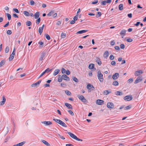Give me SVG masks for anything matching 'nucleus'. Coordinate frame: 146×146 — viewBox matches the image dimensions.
<instances>
[{"mask_svg":"<svg viewBox=\"0 0 146 146\" xmlns=\"http://www.w3.org/2000/svg\"><path fill=\"white\" fill-rule=\"evenodd\" d=\"M47 15L49 16H52L54 18L57 15V14L56 13H55L54 11H52L50 12H49L47 14Z\"/></svg>","mask_w":146,"mask_h":146,"instance_id":"nucleus-2","label":"nucleus"},{"mask_svg":"<svg viewBox=\"0 0 146 146\" xmlns=\"http://www.w3.org/2000/svg\"><path fill=\"white\" fill-rule=\"evenodd\" d=\"M102 15V13L100 12H98L97 14L96 15V17L97 18H98L100 17Z\"/></svg>","mask_w":146,"mask_h":146,"instance_id":"nucleus-37","label":"nucleus"},{"mask_svg":"<svg viewBox=\"0 0 146 146\" xmlns=\"http://www.w3.org/2000/svg\"><path fill=\"white\" fill-rule=\"evenodd\" d=\"M96 61L98 64V65L100 66L102 64V62L100 58L98 57H96L95 59Z\"/></svg>","mask_w":146,"mask_h":146,"instance_id":"nucleus-12","label":"nucleus"},{"mask_svg":"<svg viewBox=\"0 0 146 146\" xmlns=\"http://www.w3.org/2000/svg\"><path fill=\"white\" fill-rule=\"evenodd\" d=\"M126 31V30L124 29L123 30L121 31L120 34L121 36H122V38H123V36L125 35Z\"/></svg>","mask_w":146,"mask_h":146,"instance_id":"nucleus-16","label":"nucleus"},{"mask_svg":"<svg viewBox=\"0 0 146 146\" xmlns=\"http://www.w3.org/2000/svg\"><path fill=\"white\" fill-rule=\"evenodd\" d=\"M7 33L8 35H10L12 33V32L10 30H8L7 31Z\"/></svg>","mask_w":146,"mask_h":146,"instance_id":"nucleus-56","label":"nucleus"},{"mask_svg":"<svg viewBox=\"0 0 146 146\" xmlns=\"http://www.w3.org/2000/svg\"><path fill=\"white\" fill-rule=\"evenodd\" d=\"M106 1L105 0L102 1L101 3V5H106Z\"/></svg>","mask_w":146,"mask_h":146,"instance_id":"nucleus-51","label":"nucleus"},{"mask_svg":"<svg viewBox=\"0 0 146 146\" xmlns=\"http://www.w3.org/2000/svg\"><path fill=\"white\" fill-rule=\"evenodd\" d=\"M7 17L8 20L9 21L11 19V15L9 13H7Z\"/></svg>","mask_w":146,"mask_h":146,"instance_id":"nucleus-41","label":"nucleus"},{"mask_svg":"<svg viewBox=\"0 0 146 146\" xmlns=\"http://www.w3.org/2000/svg\"><path fill=\"white\" fill-rule=\"evenodd\" d=\"M66 71L65 69L64 68H62L61 69V72L62 74H64Z\"/></svg>","mask_w":146,"mask_h":146,"instance_id":"nucleus-52","label":"nucleus"},{"mask_svg":"<svg viewBox=\"0 0 146 146\" xmlns=\"http://www.w3.org/2000/svg\"><path fill=\"white\" fill-rule=\"evenodd\" d=\"M66 133L68 134L72 138L75 139L76 137V136L72 133H71L69 132H66Z\"/></svg>","mask_w":146,"mask_h":146,"instance_id":"nucleus-10","label":"nucleus"},{"mask_svg":"<svg viewBox=\"0 0 146 146\" xmlns=\"http://www.w3.org/2000/svg\"><path fill=\"white\" fill-rule=\"evenodd\" d=\"M104 101L102 100L98 99L96 100V104L99 105H102L104 103Z\"/></svg>","mask_w":146,"mask_h":146,"instance_id":"nucleus-13","label":"nucleus"},{"mask_svg":"<svg viewBox=\"0 0 146 146\" xmlns=\"http://www.w3.org/2000/svg\"><path fill=\"white\" fill-rule=\"evenodd\" d=\"M88 68L89 69H94V65L93 64H89Z\"/></svg>","mask_w":146,"mask_h":146,"instance_id":"nucleus-27","label":"nucleus"},{"mask_svg":"<svg viewBox=\"0 0 146 146\" xmlns=\"http://www.w3.org/2000/svg\"><path fill=\"white\" fill-rule=\"evenodd\" d=\"M13 11H14L15 12L17 13H19V10L17 8H14L13 9Z\"/></svg>","mask_w":146,"mask_h":146,"instance_id":"nucleus-48","label":"nucleus"},{"mask_svg":"<svg viewBox=\"0 0 146 146\" xmlns=\"http://www.w3.org/2000/svg\"><path fill=\"white\" fill-rule=\"evenodd\" d=\"M72 79L74 82H78V79L75 77H72Z\"/></svg>","mask_w":146,"mask_h":146,"instance_id":"nucleus-46","label":"nucleus"},{"mask_svg":"<svg viewBox=\"0 0 146 146\" xmlns=\"http://www.w3.org/2000/svg\"><path fill=\"white\" fill-rule=\"evenodd\" d=\"M142 80V78L141 77L139 76L135 80L134 82V84H137L140 82H141Z\"/></svg>","mask_w":146,"mask_h":146,"instance_id":"nucleus-9","label":"nucleus"},{"mask_svg":"<svg viewBox=\"0 0 146 146\" xmlns=\"http://www.w3.org/2000/svg\"><path fill=\"white\" fill-rule=\"evenodd\" d=\"M97 76L98 80L101 82H103L104 79L103 78V75L100 71L98 72Z\"/></svg>","mask_w":146,"mask_h":146,"instance_id":"nucleus-1","label":"nucleus"},{"mask_svg":"<svg viewBox=\"0 0 146 146\" xmlns=\"http://www.w3.org/2000/svg\"><path fill=\"white\" fill-rule=\"evenodd\" d=\"M26 25L27 26H30L32 24V23L30 21H27L26 22Z\"/></svg>","mask_w":146,"mask_h":146,"instance_id":"nucleus-36","label":"nucleus"},{"mask_svg":"<svg viewBox=\"0 0 146 146\" xmlns=\"http://www.w3.org/2000/svg\"><path fill=\"white\" fill-rule=\"evenodd\" d=\"M133 80V79L132 78H130L128 80V82L131 83Z\"/></svg>","mask_w":146,"mask_h":146,"instance_id":"nucleus-59","label":"nucleus"},{"mask_svg":"<svg viewBox=\"0 0 146 146\" xmlns=\"http://www.w3.org/2000/svg\"><path fill=\"white\" fill-rule=\"evenodd\" d=\"M68 112L72 115L73 116L74 115V114L73 111L71 110H68Z\"/></svg>","mask_w":146,"mask_h":146,"instance_id":"nucleus-47","label":"nucleus"},{"mask_svg":"<svg viewBox=\"0 0 146 146\" xmlns=\"http://www.w3.org/2000/svg\"><path fill=\"white\" fill-rule=\"evenodd\" d=\"M25 143V142L23 141L13 145V146H22Z\"/></svg>","mask_w":146,"mask_h":146,"instance_id":"nucleus-22","label":"nucleus"},{"mask_svg":"<svg viewBox=\"0 0 146 146\" xmlns=\"http://www.w3.org/2000/svg\"><path fill=\"white\" fill-rule=\"evenodd\" d=\"M23 13L25 15L27 16H29V12L26 11H23Z\"/></svg>","mask_w":146,"mask_h":146,"instance_id":"nucleus-33","label":"nucleus"},{"mask_svg":"<svg viewBox=\"0 0 146 146\" xmlns=\"http://www.w3.org/2000/svg\"><path fill=\"white\" fill-rule=\"evenodd\" d=\"M43 29H42V28H41V27H40L38 29V32L41 35L43 32Z\"/></svg>","mask_w":146,"mask_h":146,"instance_id":"nucleus-32","label":"nucleus"},{"mask_svg":"<svg viewBox=\"0 0 146 146\" xmlns=\"http://www.w3.org/2000/svg\"><path fill=\"white\" fill-rule=\"evenodd\" d=\"M60 125H62V126H63L64 127H67V126L66 125V124L64 123L62 121H61V122L60 124Z\"/></svg>","mask_w":146,"mask_h":146,"instance_id":"nucleus-35","label":"nucleus"},{"mask_svg":"<svg viewBox=\"0 0 146 146\" xmlns=\"http://www.w3.org/2000/svg\"><path fill=\"white\" fill-rule=\"evenodd\" d=\"M60 70L58 69H56L54 71L53 75L54 76H55L58 74L60 72Z\"/></svg>","mask_w":146,"mask_h":146,"instance_id":"nucleus-17","label":"nucleus"},{"mask_svg":"<svg viewBox=\"0 0 146 146\" xmlns=\"http://www.w3.org/2000/svg\"><path fill=\"white\" fill-rule=\"evenodd\" d=\"M114 56L113 55H111L110 56V59L111 60H113L114 59Z\"/></svg>","mask_w":146,"mask_h":146,"instance_id":"nucleus-54","label":"nucleus"},{"mask_svg":"<svg viewBox=\"0 0 146 146\" xmlns=\"http://www.w3.org/2000/svg\"><path fill=\"white\" fill-rule=\"evenodd\" d=\"M52 70V69H50L49 68H48L46 69L43 72L44 74L46 73H48L50 71Z\"/></svg>","mask_w":146,"mask_h":146,"instance_id":"nucleus-24","label":"nucleus"},{"mask_svg":"<svg viewBox=\"0 0 146 146\" xmlns=\"http://www.w3.org/2000/svg\"><path fill=\"white\" fill-rule=\"evenodd\" d=\"M107 106L109 108L112 109L114 107V105L113 103L109 102L107 103Z\"/></svg>","mask_w":146,"mask_h":146,"instance_id":"nucleus-6","label":"nucleus"},{"mask_svg":"<svg viewBox=\"0 0 146 146\" xmlns=\"http://www.w3.org/2000/svg\"><path fill=\"white\" fill-rule=\"evenodd\" d=\"M126 41L127 42H131L132 41L133 39L130 38H127V39Z\"/></svg>","mask_w":146,"mask_h":146,"instance_id":"nucleus-55","label":"nucleus"},{"mask_svg":"<svg viewBox=\"0 0 146 146\" xmlns=\"http://www.w3.org/2000/svg\"><path fill=\"white\" fill-rule=\"evenodd\" d=\"M65 93L68 96H70L71 94V93L68 90H66Z\"/></svg>","mask_w":146,"mask_h":146,"instance_id":"nucleus-43","label":"nucleus"},{"mask_svg":"<svg viewBox=\"0 0 146 146\" xmlns=\"http://www.w3.org/2000/svg\"><path fill=\"white\" fill-rule=\"evenodd\" d=\"M35 2L33 0H30V4L31 5H35Z\"/></svg>","mask_w":146,"mask_h":146,"instance_id":"nucleus-50","label":"nucleus"},{"mask_svg":"<svg viewBox=\"0 0 146 146\" xmlns=\"http://www.w3.org/2000/svg\"><path fill=\"white\" fill-rule=\"evenodd\" d=\"M143 72V71L141 70H138L135 72L134 75L136 76H137L142 74Z\"/></svg>","mask_w":146,"mask_h":146,"instance_id":"nucleus-5","label":"nucleus"},{"mask_svg":"<svg viewBox=\"0 0 146 146\" xmlns=\"http://www.w3.org/2000/svg\"><path fill=\"white\" fill-rule=\"evenodd\" d=\"M41 142L47 146H50V145L48 143L44 140H41Z\"/></svg>","mask_w":146,"mask_h":146,"instance_id":"nucleus-23","label":"nucleus"},{"mask_svg":"<svg viewBox=\"0 0 146 146\" xmlns=\"http://www.w3.org/2000/svg\"><path fill=\"white\" fill-rule=\"evenodd\" d=\"M40 21V18H38V19L36 20V23L37 25H38Z\"/></svg>","mask_w":146,"mask_h":146,"instance_id":"nucleus-42","label":"nucleus"},{"mask_svg":"<svg viewBox=\"0 0 146 146\" xmlns=\"http://www.w3.org/2000/svg\"><path fill=\"white\" fill-rule=\"evenodd\" d=\"M112 85L115 86H117L119 85V83L117 81L115 80L113 82Z\"/></svg>","mask_w":146,"mask_h":146,"instance_id":"nucleus-30","label":"nucleus"},{"mask_svg":"<svg viewBox=\"0 0 146 146\" xmlns=\"http://www.w3.org/2000/svg\"><path fill=\"white\" fill-rule=\"evenodd\" d=\"M65 73L67 75H69L70 73V71L68 70H66Z\"/></svg>","mask_w":146,"mask_h":146,"instance_id":"nucleus-62","label":"nucleus"},{"mask_svg":"<svg viewBox=\"0 0 146 146\" xmlns=\"http://www.w3.org/2000/svg\"><path fill=\"white\" fill-rule=\"evenodd\" d=\"M46 55V52H42L41 55L40 57V60H43V58Z\"/></svg>","mask_w":146,"mask_h":146,"instance_id":"nucleus-14","label":"nucleus"},{"mask_svg":"<svg viewBox=\"0 0 146 146\" xmlns=\"http://www.w3.org/2000/svg\"><path fill=\"white\" fill-rule=\"evenodd\" d=\"M6 98H5V97L3 96V100L1 102H0V105L1 106L3 105L5 103V102L6 101Z\"/></svg>","mask_w":146,"mask_h":146,"instance_id":"nucleus-19","label":"nucleus"},{"mask_svg":"<svg viewBox=\"0 0 146 146\" xmlns=\"http://www.w3.org/2000/svg\"><path fill=\"white\" fill-rule=\"evenodd\" d=\"M108 56V51H106L104 54V58H106Z\"/></svg>","mask_w":146,"mask_h":146,"instance_id":"nucleus-29","label":"nucleus"},{"mask_svg":"<svg viewBox=\"0 0 146 146\" xmlns=\"http://www.w3.org/2000/svg\"><path fill=\"white\" fill-rule=\"evenodd\" d=\"M9 47L7 46L5 48V52L6 53H8L9 52Z\"/></svg>","mask_w":146,"mask_h":146,"instance_id":"nucleus-49","label":"nucleus"},{"mask_svg":"<svg viewBox=\"0 0 146 146\" xmlns=\"http://www.w3.org/2000/svg\"><path fill=\"white\" fill-rule=\"evenodd\" d=\"M111 92H109L108 90H105L104 92V95H107L108 94Z\"/></svg>","mask_w":146,"mask_h":146,"instance_id":"nucleus-34","label":"nucleus"},{"mask_svg":"<svg viewBox=\"0 0 146 146\" xmlns=\"http://www.w3.org/2000/svg\"><path fill=\"white\" fill-rule=\"evenodd\" d=\"M92 87H93V85L90 84H88L87 86V88L88 90H90L89 91L91 90Z\"/></svg>","mask_w":146,"mask_h":146,"instance_id":"nucleus-26","label":"nucleus"},{"mask_svg":"<svg viewBox=\"0 0 146 146\" xmlns=\"http://www.w3.org/2000/svg\"><path fill=\"white\" fill-rule=\"evenodd\" d=\"M119 9L120 11H122L123 9V5L122 4H121L119 5Z\"/></svg>","mask_w":146,"mask_h":146,"instance_id":"nucleus-31","label":"nucleus"},{"mask_svg":"<svg viewBox=\"0 0 146 146\" xmlns=\"http://www.w3.org/2000/svg\"><path fill=\"white\" fill-rule=\"evenodd\" d=\"M62 78H63V79L64 80H66L67 81H69L70 80V78L66 74H63L62 75Z\"/></svg>","mask_w":146,"mask_h":146,"instance_id":"nucleus-11","label":"nucleus"},{"mask_svg":"<svg viewBox=\"0 0 146 146\" xmlns=\"http://www.w3.org/2000/svg\"><path fill=\"white\" fill-rule=\"evenodd\" d=\"M98 2V0H95L94 1H93L92 3L93 4H97Z\"/></svg>","mask_w":146,"mask_h":146,"instance_id":"nucleus-60","label":"nucleus"},{"mask_svg":"<svg viewBox=\"0 0 146 146\" xmlns=\"http://www.w3.org/2000/svg\"><path fill=\"white\" fill-rule=\"evenodd\" d=\"M38 44H40L41 45V46L40 47H42L43 46V45H42L43 44V42L42 41H39L38 42Z\"/></svg>","mask_w":146,"mask_h":146,"instance_id":"nucleus-58","label":"nucleus"},{"mask_svg":"<svg viewBox=\"0 0 146 146\" xmlns=\"http://www.w3.org/2000/svg\"><path fill=\"white\" fill-rule=\"evenodd\" d=\"M65 106L68 109L71 110L72 109V106L71 104L66 103H65Z\"/></svg>","mask_w":146,"mask_h":146,"instance_id":"nucleus-18","label":"nucleus"},{"mask_svg":"<svg viewBox=\"0 0 146 146\" xmlns=\"http://www.w3.org/2000/svg\"><path fill=\"white\" fill-rule=\"evenodd\" d=\"M41 123L45 125H49L52 124V122L50 121H44L42 122Z\"/></svg>","mask_w":146,"mask_h":146,"instance_id":"nucleus-15","label":"nucleus"},{"mask_svg":"<svg viewBox=\"0 0 146 146\" xmlns=\"http://www.w3.org/2000/svg\"><path fill=\"white\" fill-rule=\"evenodd\" d=\"M115 44V42L114 40H113L111 41L110 44L111 45L113 46Z\"/></svg>","mask_w":146,"mask_h":146,"instance_id":"nucleus-63","label":"nucleus"},{"mask_svg":"<svg viewBox=\"0 0 146 146\" xmlns=\"http://www.w3.org/2000/svg\"><path fill=\"white\" fill-rule=\"evenodd\" d=\"M115 94L117 96H121L123 95V93L120 91H117L115 92Z\"/></svg>","mask_w":146,"mask_h":146,"instance_id":"nucleus-25","label":"nucleus"},{"mask_svg":"<svg viewBox=\"0 0 146 146\" xmlns=\"http://www.w3.org/2000/svg\"><path fill=\"white\" fill-rule=\"evenodd\" d=\"M88 31V30H81V31H79L78 32H77L76 34H82V33H86V32H87Z\"/></svg>","mask_w":146,"mask_h":146,"instance_id":"nucleus-20","label":"nucleus"},{"mask_svg":"<svg viewBox=\"0 0 146 146\" xmlns=\"http://www.w3.org/2000/svg\"><path fill=\"white\" fill-rule=\"evenodd\" d=\"M41 80H39L37 82L32 84L31 85V86L32 87H37V86H38L41 83Z\"/></svg>","mask_w":146,"mask_h":146,"instance_id":"nucleus-7","label":"nucleus"},{"mask_svg":"<svg viewBox=\"0 0 146 146\" xmlns=\"http://www.w3.org/2000/svg\"><path fill=\"white\" fill-rule=\"evenodd\" d=\"M9 25V22L8 21L7 23L3 26L4 27H6L8 26Z\"/></svg>","mask_w":146,"mask_h":146,"instance_id":"nucleus-57","label":"nucleus"},{"mask_svg":"<svg viewBox=\"0 0 146 146\" xmlns=\"http://www.w3.org/2000/svg\"><path fill=\"white\" fill-rule=\"evenodd\" d=\"M131 107V106L130 105H129L128 106H127L125 107L124 108V109L125 110H129V109H130Z\"/></svg>","mask_w":146,"mask_h":146,"instance_id":"nucleus-44","label":"nucleus"},{"mask_svg":"<svg viewBox=\"0 0 146 146\" xmlns=\"http://www.w3.org/2000/svg\"><path fill=\"white\" fill-rule=\"evenodd\" d=\"M5 60H2L0 62V65L1 66H2L5 63Z\"/></svg>","mask_w":146,"mask_h":146,"instance_id":"nucleus-40","label":"nucleus"},{"mask_svg":"<svg viewBox=\"0 0 146 146\" xmlns=\"http://www.w3.org/2000/svg\"><path fill=\"white\" fill-rule=\"evenodd\" d=\"M77 97L80 100H81L82 102L84 103H86V100L83 96L78 95L77 96Z\"/></svg>","mask_w":146,"mask_h":146,"instance_id":"nucleus-3","label":"nucleus"},{"mask_svg":"<svg viewBox=\"0 0 146 146\" xmlns=\"http://www.w3.org/2000/svg\"><path fill=\"white\" fill-rule=\"evenodd\" d=\"M120 48L122 49H123L125 48V45L124 44H122L120 45Z\"/></svg>","mask_w":146,"mask_h":146,"instance_id":"nucleus-53","label":"nucleus"},{"mask_svg":"<svg viewBox=\"0 0 146 146\" xmlns=\"http://www.w3.org/2000/svg\"><path fill=\"white\" fill-rule=\"evenodd\" d=\"M45 37H46V38L48 40H49L50 39V37L47 34H46L45 35Z\"/></svg>","mask_w":146,"mask_h":146,"instance_id":"nucleus-45","label":"nucleus"},{"mask_svg":"<svg viewBox=\"0 0 146 146\" xmlns=\"http://www.w3.org/2000/svg\"><path fill=\"white\" fill-rule=\"evenodd\" d=\"M15 55H13L12 54H11L10 55V57L9 58V61H11L13 59V58Z\"/></svg>","mask_w":146,"mask_h":146,"instance_id":"nucleus-38","label":"nucleus"},{"mask_svg":"<svg viewBox=\"0 0 146 146\" xmlns=\"http://www.w3.org/2000/svg\"><path fill=\"white\" fill-rule=\"evenodd\" d=\"M127 16L129 18H131L132 17V14L131 13H129L127 15Z\"/></svg>","mask_w":146,"mask_h":146,"instance_id":"nucleus-64","label":"nucleus"},{"mask_svg":"<svg viewBox=\"0 0 146 146\" xmlns=\"http://www.w3.org/2000/svg\"><path fill=\"white\" fill-rule=\"evenodd\" d=\"M119 76V74L118 73H116L112 76V78L114 80H117Z\"/></svg>","mask_w":146,"mask_h":146,"instance_id":"nucleus-8","label":"nucleus"},{"mask_svg":"<svg viewBox=\"0 0 146 146\" xmlns=\"http://www.w3.org/2000/svg\"><path fill=\"white\" fill-rule=\"evenodd\" d=\"M133 99V97L131 96V95H128L125 96L123 98V99L124 100L127 101H129L131 100H132Z\"/></svg>","mask_w":146,"mask_h":146,"instance_id":"nucleus-4","label":"nucleus"},{"mask_svg":"<svg viewBox=\"0 0 146 146\" xmlns=\"http://www.w3.org/2000/svg\"><path fill=\"white\" fill-rule=\"evenodd\" d=\"M53 120L55 122L60 124L62 121L60 119H54Z\"/></svg>","mask_w":146,"mask_h":146,"instance_id":"nucleus-28","label":"nucleus"},{"mask_svg":"<svg viewBox=\"0 0 146 146\" xmlns=\"http://www.w3.org/2000/svg\"><path fill=\"white\" fill-rule=\"evenodd\" d=\"M115 49L117 50H119L120 49L119 47L118 46H116L114 47Z\"/></svg>","mask_w":146,"mask_h":146,"instance_id":"nucleus-61","label":"nucleus"},{"mask_svg":"<svg viewBox=\"0 0 146 146\" xmlns=\"http://www.w3.org/2000/svg\"><path fill=\"white\" fill-rule=\"evenodd\" d=\"M66 36V35L65 33H62L61 34V36L62 38H64Z\"/></svg>","mask_w":146,"mask_h":146,"instance_id":"nucleus-39","label":"nucleus"},{"mask_svg":"<svg viewBox=\"0 0 146 146\" xmlns=\"http://www.w3.org/2000/svg\"><path fill=\"white\" fill-rule=\"evenodd\" d=\"M40 15V12L39 11H37L35 14L34 16L35 19H37L38 18Z\"/></svg>","mask_w":146,"mask_h":146,"instance_id":"nucleus-21","label":"nucleus"}]
</instances>
